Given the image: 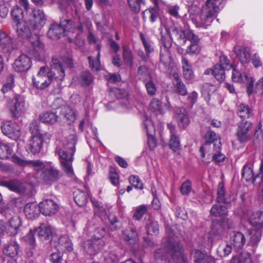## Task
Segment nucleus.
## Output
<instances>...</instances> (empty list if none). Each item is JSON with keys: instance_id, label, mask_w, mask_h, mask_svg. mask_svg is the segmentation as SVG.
<instances>
[{"instance_id": "nucleus-1", "label": "nucleus", "mask_w": 263, "mask_h": 263, "mask_svg": "<svg viewBox=\"0 0 263 263\" xmlns=\"http://www.w3.org/2000/svg\"><path fill=\"white\" fill-rule=\"evenodd\" d=\"M52 71L45 66L41 67L36 76L32 78V85L37 89L43 90L48 87L53 80V76L55 80L62 81L65 77L66 67H72V61L70 57L62 58L60 60L53 59L52 61Z\"/></svg>"}, {"instance_id": "nucleus-2", "label": "nucleus", "mask_w": 263, "mask_h": 263, "mask_svg": "<svg viewBox=\"0 0 263 263\" xmlns=\"http://www.w3.org/2000/svg\"><path fill=\"white\" fill-rule=\"evenodd\" d=\"M168 238L163 239L162 243L165 249H159L155 251V258L157 261L166 259L168 255L177 262L184 260L182 246L176 238L173 237L172 229L167 230Z\"/></svg>"}, {"instance_id": "nucleus-3", "label": "nucleus", "mask_w": 263, "mask_h": 263, "mask_svg": "<svg viewBox=\"0 0 263 263\" xmlns=\"http://www.w3.org/2000/svg\"><path fill=\"white\" fill-rule=\"evenodd\" d=\"M225 0H206L203 6L200 13L193 17L192 20L197 27L207 28L216 17L220 10L223 8Z\"/></svg>"}, {"instance_id": "nucleus-4", "label": "nucleus", "mask_w": 263, "mask_h": 263, "mask_svg": "<svg viewBox=\"0 0 263 263\" xmlns=\"http://www.w3.org/2000/svg\"><path fill=\"white\" fill-rule=\"evenodd\" d=\"M11 159L14 163L21 166L30 165L37 171L43 170L42 177L47 184L58 181L60 177L59 171L50 163L44 165L40 160L27 161L15 155L13 156Z\"/></svg>"}, {"instance_id": "nucleus-5", "label": "nucleus", "mask_w": 263, "mask_h": 263, "mask_svg": "<svg viewBox=\"0 0 263 263\" xmlns=\"http://www.w3.org/2000/svg\"><path fill=\"white\" fill-rule=\"evenodd\" d=\"M76 136L74 135H71L68 137L67 141L63 142L62 147L58 148L57 151L63 168L70 177L74 175L72 163L73 160V156L76 151Z\"/></svg>"}, {"instance_id": "nucleus-6", "label": "nucleus", "mask_w": 263, "mask_h": 263, "mask_svg": "<svg viewBox=\"0 0 263 263\" xmlns=\"http://www.w3.org/2000/svg\"><path fill=\"white\" fill-rule=\"evenodd\" d=\"M90 231H93L91 238L85 241L82 246L84 251L89 255H95L104 248L105 241L103 237L105 231L103 227L90 228Z\"/></svg>"}, {"instance_id": "nucleus-7", "label": "nucleus", "mask_w": 263, "mask_h": 263, "mask_svg": "<svg viewBox=\"0 0 263 263\" xmlns=\"http://www.w3.org/2000/svg\"><path fill=\"white\" fill-rule=\"evenodd\" d=\"M7 108L12 118H18L25 113L26 109L24 98L20 95L15 96L8 101Z\"/></svg>"}, {"instance_id": "nucleus-8", "label": "nucleus", "mask_w": 263, "mask_h": 263, "mask_svg": "<svg viewBox=\"0 0 263 263\" xmlns=\"http://www.w3.org/2000/svg\"><path fill=\"white\" fill-rule=\"evenodd\" d=\"M74 30L73 21L65 20L60 25L53 24L48 32V36L52 39H59L62 33L66 32H73Z\"/></svg>"}, {"instance_id": "nucleus-9", "label": "nucleus", "mask_w": 263, "mask_h": 263, "mask_svg": "<svg viewBox=\"0 0 263 263\" xmlns=\"http://www.w3.org/2000/svg\"><path fill=\"white\" fill-rule=\"evenodd\" d=\"M27 54H22L15 60L13 68L15 71L24 72L30 68L32 65L31 58L35 57L36 54H34V51H28Z\"/></svg>"}, {"instance_id": "nucleus-10", "label": "nucleus", "mask_w": 263, "mask_h": 263, "mask_svg": "<svg viewBox=\"0 0 263 263\" xmlns=\"http://www.w3.org/2000/svg\"><path fill=\"white\" fill-rule=\"evenodd\" d=\"M1 129L4 134L13 140L17 139L21 135L20 127L14 121H7L3 122Z\"/></svg>"}, {"instance_id": "nucleus-11", "label": "nucleus", "mask_w": 263, "mask_h": 263, "mask_svg": "<svg viewBox=\"0 0 263 263\" xmlns=\"http://www.w3.org/2000/svg\"><path fill=\"white\" fill-rule=\"evenodd\" d=\"M160 41L163 46L160 50V61L165 67H169L172 62L171 53L168 50V48L171 46V43L169 41L166 40L165 34L163 33L161 28L160 29Z\"/></svg>"}, {"instance_id": "nucleus-12", "label": "nucleus", "mask_w": 263, "mask_h": 263, "mask_svg": "<svg viewBox=\"0 0 263 263\" xmlns=\"http://www.w3.org/2000/svg\"><path fill=\"white\" fill-rule=\"evenodd\" d=\"M46 21L43 10L35 9L29 15V22L34 29H41L45 25Z\"/></svg>"}, {"instance_id": "nucleus-13", "label": "nucleus", "mask_w": 263, "mask_h": 263, "mask_svg": "<svg viewBox=\"0 0 263 263\" xmlns=\"http://www.w3.org/2000/svg\"><path fill=\"white\" fill-rule=\"evenodd\" d=\"M35 231L37 232L39 237L42 241H52L56 235L55 229L46 223H42L35 229Z\"/></svg>"}, {"instance_id": "nucleus-14", "label": "nucleus", "mask_w": 263, "mask_h": 263, "mask_svg": "<svg viewBox=\"0 0 263 263\" xmlns=\"http://www.w3.org/2000/svg\"><path fill=\"white\" fill-rule=\"evenodd\" d=\"M185 39L190 41V45L187 47L186 52L190 55H197L199 53L201 48L199 45V39L192 31L187 32Z\"/></svg>"}, {"instance_id": "nucleus-15", "label": "nucleus", "mask_w": 263, "mask_h": 263, "mask_svg": "<svg viewBox=\"0 0 263 263\" xmlns=\"http://www.w3.org/2000/svg\"><path fill=\"white\" fill-rule=\"evenodd\" d=\"M252 127V124L248 121H242L238 126L236 133L238 140L240 143H246L250 137L249 131Z\"/></svg>"}, {"instance_id": "nucleus-16", "label": "nucleus", "mask_w": 263, "mask_h": 263, "mask_svg": "<svg viewBox=\"0 0 263 263\" xmlns=\"http://www.w3.org/2000/svg\"><path fill=\"white\" fill-rule=\"evenodd\" d=\"M39 208L43 215L50 216L57 212L59 206L53 200L46 199L40 203Z\"/></svg>"}, {"instance_id": "nucleus-17", "label": "nucleus", "mask_w": 263, "mask_h": 263, "mask_svg": "<svg viewBox=\"0 0 263 263\" xmlns=\"http://www.w3.org/2000/svg\"><path fill=\"white\" fill-rule=\"evenodd\" d=\"M123 240L129 245L133 246L139 241V235L135 227H130L123 230L122 233Z\"/></svg>"}, {"instance_id": "nucleus-18", "label": "nucleus", "mask_w": 263, "mask_h": 263, "mask_svg": "<svg viewBox=\"0 0 263 263\" xmlns=\"http://www.w3.org/2000/svg\"><path fill=\"white\" fill-rule=\"evenodd\" d=\"M144 126L147 135V143L151 149L156 146V140L154 136L155 130L151 120L146 118L144 121Z\"/></svg>"}, {"instance_id": "nucleus-19", "label": "nucleus", "mask_w": 263, "mask_h": 263, "mask_svg": "<svg viewBox=\"0 0 263 263\" xmlns=\"http://www.w3.org/2000/svg\"><path fill=\"white\" fill-rule=\"evenodd\" d=\"M166 33L172 39L175 36L178 39H183L187 36V32H191V30H182L180 26L177 24H173L168 28L165 27Z\"/></svg>"}, {"instance_id": "nucleus-20", "label": "nucleus", "mask_w": 263, "mask_h": 263, "mask_svg": "<svg viewBox=\"0 0 263 263\" xmlns=\"http://www.w3.org/2000/svg\"><path fill=\"white\" fill-rule=\"evenodd\" d=\"M233 51L242 64L249 63L251 60L250 50L249 48L242 46H235Z\"/></svg>"}, {"instance_id": "nucleus-21", "label": "nucleus", "mask_w": 263, "mask_h": 263, "mask_svg": "<svg viewBox=\"0 0 263 263\" xmlns=\"http://www.w3.org/2000/svg\"><path fill=\"white\" fill-rule=\"evenodd\" d=\"M43 144V138L41 135L32 136L27 147V150L33 154L38 153Z\"/></svg>"}, {"instance_id": "nucleus-22", "label": "nucleus", "mask_w": 263, "mask_h": 263, "mask_svg": "<svg viewBox=\"0 0 263 263\" xmlns=\"http://www.w3.org/2000/svg\"><path fill=\"white\" fill-rule=\"evenodd\" d=\"M217 202L218 203H223L228 206H231L232 198L226 195L224 183L222 182H219L217 186Z\"/></svg>"}, {"instance_id": "nucleus-23", "label": "nucleus", "mask_w": 263, "mask_h": 263, "mask_svg": "<svg viewBox=\"0 0 263 263\" xmlns=\"http://www.w3.org/2000/svg\"><path fill=\"white\" fill-rule=\"evenodd\" d=\"M206 142L200 148V152L201 153V156L204 158L205 156V151L210 148H213V145L215 141L217 139V135L215 132L209 131L205 136ZM219 141H216L215 143H218Z\"/></svg>"}, {"instance_id": "nucleus-24", "label": "nucleus", "mask_w": 263, "mask_h": 263, "mask_svg": "<svg viewBox=\"0 0 263 263\" xmlns=\"http://www.w3.org/2000/svg\"><path fill=\"white\" fill-rule=\"evenodd\" d=\"M230 242L235 249L242 248L246 242L245 235L239 232H233L230 234Z\"/></svg>"}, {"instance_id": "nucleus-25", "label": "nucleus", "mask_w": 263, "mask_h": 263, "mask_svg": "<svg viewBox=\"0 0 263 263\" xmlns=\"http://www.w3.org/2000/svg\"><path fill=\"white\" fill-rule=\"evenodd\" d=\"M40 212L39 205L36 202L27 203L24 209V212L26 217L30 219H33L37 217Z\"/></svg>"}, {"instance_id": "nucleus-26", "label": "nucleus", "mask_w": 263, "mask_h": 263, "mask_svg": "<svg viewBox=\"0 0 263 263\" xmlns=\"http://www.w3.org/2000/svg\"><path fill=\"white\" fill-rule=\"evenodd\" d=\"M20 246L15 239H11L5 245L3 249L4 253L10 257H14L17 255Z\"/></svg>"}, {"instance_id": "nucleus-27", "label": "nucleus", "mask_w": 263, "mask_h": 263, "mask_svg": "<svg viewBox=\"0 0 263 263\" xmlns=\"http://www.w3.org/2000/svg\"><path fill=\"white\" fill-rule=\"evenodd\" d=\"M58 251L62 252H70L72 250V244L69 238L66 236L59 239L58 244L55 247Z\"/></svg>"}, {"instance_id": "nucleus-28", "label": "nucleus", "mask_w": 263, "mask_h": 263, "mask_svg": "<svg viewBox=\"0 0 263 263\" xmlns=\"http://www.w3.org/2000/svg\"><path fill=\"white\" fill-rule=\"evenodd\" d=\"M230 207L224 204L223 203L217 202L212 207L210 211L211 215L215 217H224L227 215V210Z\"/></svg>"}, {"instance_id": "nucleus-29", "label": "nucleus", "mask_w": 263, "mask_h": 263, "mask_svg": "<svg viewBox=\"0 0 263 263\" xmlns=\"http://www.w3.org/2000/svg\"><path fill=\"white\" fill-rule=\"evenodd\" d=\"M250 224L257 229L263 228V211H257L252 213L249 217Z\"/></svg>"}, {"instance_id": "nucleus-30", "label": "nucleus", "mask_w": 263, "mask_h": 263, "mask_svg": "<svg viewBox=\"0 0 263 263\" xmlns=\"http://www.w3.org/2000/svg\"><path fill=\"white\" fill-rule=\"evenodd\" d=\"M177 112L176 120L178 126L182 128L186 127L190 123V119L186 110L179 108Z\"/></svg>"}, {"instance_id": "nucleus-31", "label": "nucleus", "mask_w": 263, "mask_h": 263, "mask_svg": "<svg viewBox=\"0 0 263 263\" xmlns=\"http://www.w3.org/2000/svg\"><path fill=\"white\" fill-rule=\"evenodd\" d=\"M60 114L62 117L66 119L69 124L73 123L76 119L77 111L67 105L62 108Z\"/></svg>"}, {"instance_id": "nucleus-32", "label": "nucleus", "mask_w": 263, "mask_h": 263, "mask_svg": "<svg viewBox=\"0 0 263 263\" xmlns=\"http://www.w3.org/2000/svg\"><path fill=\"white\" fill-rule=\"evenodd\" d=\"M1 185L5 186L13 192L21 193L24 191L22 183L17 180L3 181L1 182Z\"/></svg>"}, {"instance_id": "nucleus-33", "label": "nucleus", "mask_w": 263, "mask_h": 263, "mask_svg": "<svg viewBox=\"0 0 263 263\" xmlns=\"http://www.w3.org/2000/svg\"><path fill=\"white\" fill-rule=\"evenodd\" d=\"M183 75L187 80H191L194 77V73L192 69V66L189 61L184 57L181 58Z\"/></svg>"}, {"instance_id": "nucleus-34", "label": "nucleus", "mask_w": 263, "mask_h": 263, "mask_svg": "<svg viewBox=\"0 0 263 263\" xmlns=\"http://www.w3.org/2000/svg\"><path fill=\"white\" fill-rule=\"evenodd\" d=\"M16 32L18 36L23 37H28L30 34L29 28L24 21L16 23Z\"/></svg>"}, {"instance_id": "nucleus-35", "label": "nucleus", "mask_w": 263, "mask_h": 263, "mask_svg": "<svg viewBox=\"0 0 263 263\" xmlns=\"http://www.w3.org/2000/svg\"><path fill=\"white\" fill-rule=\"evenodd\" d=\"M22 222L18 217L12 218L9 222L8 230L11 235H15L18 232V228L21 226Z\"/></svg>"}, {"instance_id": "nucleus-36", "label": "nucleus", "mask_w": 263, "mask_h": 263, "mask_svg": "<svg viewBox=\"0 0 263 263\" xmlns=\"http://www.w3.org/2000/svg\"><path fill=\"white\" fill-rule=\"evenodd\" d=\"M214 153L213 154V160L216 162H221L224 160L226 156L220 151V142L214 143L213 145Z\"/></svg>"}, {"instance_id": "nucleus-37", "label": "nucleus", "mask_w": 263, "mask_h": 263, "mask_svg": "<svg viewBox=\"0 0 263 263\" xmlns=\"http://www.w3.org/2000/svg\"><path fill=\"white\" fill-rule=\"evenodd\" d=\"M191 256L195 263H205L210 258L206 256L203 252L198 250L193 251Z\"/></svg>"}, {"instance_id": "nucleus-38", "label": "nucleus", "mask_w": 263, "mask_h": 263, "mask_svg": "<svg viewBox=\"0 0 263 263\" xmlns=\"http://www.w3.org/2000/svg\"><path fill=\"white\" fill-rule=\"evenodd\" d=\"M87 194L84 192L79 190L74 192V199L79 206H84L87 202Z\"/></svg>"}, {"instance_id": "nucleus-39", "label": "nucleus", "mask_w": 263, "mask_h": 263, "mask_svg": "<svg viewBox=\"0 0 263 263\" xmlns=\"http://www.w3.org/2000/svg\"><path fill=\"white\" fill-rule=\"evenodd\" d=\"M10 13L12 17V20L14 23H17L23 21L24 12L22 9L17 5H15L12 7Z\"/></svg>"}, {"instance_id": "nucleus-40", "label": "nucleus", "mask_w": 263, "mask_h": 263, "mask_svg": "<svg viewBox=\"0 0 263 263\" xmlns=\"http://www.w3.org/2000/svg\"><path fill=\"white\" fill-rule=\"evenodd\" d=\"M138 76L144 82L152 79V76L149 69L146 66H141L138 68Z\"/></svg>"}, {"instance_id": "nucleus-41", "label": "nucleus", "mask_w": 263, "mask_h": 263, "mask_svg": "<svg viewBox=\"0 0 263 263\" xmlns=\"http://www.w3.org/2000/svg\"><path fill=\"white\" fill-rule=\"evenodd\" d=\"M155 4V6L153 8H150L148 10H145L143 12V17L144 18V14L147 13L149 15L150 21L152 23L155 22L159 16V9L157 7L158 0H152Z\"/></svg>"}, {"instance_id": "nucleus-42", "label": "nucleus", "mask_w": 263, "mask_h": 263, "mask_svg": "<svg viewBox=\"0 0 263 263\" xmlns=\"http://www.w3.org/2000/svg\"><path fill=\"white\" fill-rule=\"evenodd\" d=\"M241 175L246 181H252L253 182V180L255 179L254 174L251 164H245L241 171Z\"/></svg>"}, {"instance_id": "nucleus-43", "label": "nucleus", "mask_w": 263, "mask_h": 263, "mask_svg": "<svg viewBox=\"0 0 263 263\" xmlns=\"http://www.w3.org/2000/svg\"><path fill=\"white\" fill-rule=\"evenodd\" d=\"M250 239L249 243L253 246L258 243L261 236V229H257L255 228L250 230Z\"/></svg>"}, {"instance_id": "nucleus-44", "label": "nucleus", "mask_w": 263, "mask_h": 263, "mask_svg": "<svg viewBox=\"0 0 263 263\" xmlns=\"http://www.w3.org/2000/svg\"><path fill=\"white\" fill-rule=\"evenodd\" d=\"M41 120L46 123L53 124L58 120V116L53 112H46L40 116Z\"/></svg>"}, {"instance_id": "nucleus-45", "label": "nucleus", "mask_w": 263, "mask_h": 263, "mask_svg": "<svg viewBox=\"0 0 263 263\" xmlns=\"http://www.w3.org/2000/svg\"><path fill=\"white\" fill-rule=\"evenodd\" d=\"M146 233L148 235H156L159 233V226L157 221L150 220L146 224Z\"/></svg>"}, {"instance_id": "nucleus-46", "label": "nucleus", "mask_w": 263, "mask_h": 263, "mask_svg": "<svg viewBox=\"0 0 263 263\" xmlns=\"http://www.w3.org/2000/svg\"><path fill=\"white\" fill-rule=\"evenodd\" d=\"M237 109L238 115L242 118H248L252 115V110L247 105L241 104Z\"/></svg>"}, {"instance_id": "nucleus-47", "label": "nucleus", "mask_w": 263, "mask_h": 263, "mask_svg": "<svg viewBox=\"0 0 263 263\" xmlns=\"http://www.w3.org/2000/svg\"><path fill=\"white\" fill-rule=\"evenodd\" d=\"M147 212V207L145 204L139 205L134 210L133 217L136 220H140Z\"/></svg>"}, {"instance_id": "nucleus-48", "label": "nucleus", "mask_w": 263, "mask_h": 263, "mask_svg": "<svg viewBox=\"0 0 263 263\" xmlns=\"http://www.w3.org/2000/svg\"><path fill=\"white\" fill-rule=\"evenodd\" d=\"M12 148L7 144L0 142V159H6L10 157Z\"/></svg>"}, {"instance_id": "nucleus-49", "label": "nucleus", "mask_w": 263, "mask_h": 263, "mask_svg": "<svg viewBox=\"0 0 263 263\" xmlns=\"http://www.w3.org/2000/svg\"><path fill=\"white\" fill-rule=\"evenodd\" d=\"M224 69L220 67V66L215 65L212 70V74L219 82L223 81L225 78Z\"/></svg>"}, {"instance_id": "nucleus-50", "label": "nucleus", "mask_w": 263, "mask_h": 263, "mask_svg": "<svg viewBox=\"0 0 263 263\" xmlns=\"http://www.w3.org/2000/svg\"><path fill=\"white\" fill-rule=\"evenodd\" d=\"M232 79L236 82H240L245 80L249 81V77L247 73L241 74L235 68L233 69Z\"/></svg>"}, {"instance_id": "nucleus-51", "label": "nucleus", "mask_w": 263, "mask_h": 263, "mask_svg": "<svg viewBox=\"0 0 263 263\" xmlns=\"http://www.w3.org/2000/svg\"><path fill=\"white\" fill-rule=\"evenodd\" d=\"M232 247L228 244H221L217 249L218 255L222 257L228 256L232 251Z\"/></svg>"}, {"instance_id": "nucleus-52", "label": "nucleus", "mask_w": 263, "mask_h": 263, "mask_svg": "<svg viewBox=\"0 0 263 263\" xmlns=\"http://www.w3.org/2000/svg\"><path fill=\"white\" fill-rule=\"evenodd\" d=\"M88 60L90 67L92 70L98 71L101 69L100 52H98L97 60L93 59L91 57H89Z\"/></svg>"}, {"instance_id": "nucleus-53", "label": "nucleus", "mask_w": 263, "mask_h": 263, "mask_svg": "<svg viewBox=\"0 0 263 263\" xmlns=\"http://www.w3.org/2000/svg\"><path fill=\"white\" fill-rule=\"evenodd\" d=\"M150 109L156 114H160L162 111V103L157 99L154 98L151 101Z\"/></svg>"}, {"instance_id": "nucleus-54", "label": "nucleus", "mask_w": 263, "mask_h": 263, "mask_svg": "<svg viewBox=\"0 0 263 263\" xmlns=\"http://www.w3.org/2000/svg\"><path fill=\"white\" fill-rule=\"evenodd\" d=\"M238 261V263H252L250 254L247 252H244L240 254L239 257H233L232 259V262H235Z\"/></svg>"}, {"instance_id": "nucleus-55", "label": "nucleus", "mask_w": 263, "mask_h": 263, "mask_svg": "<svg viewBox=\"0 0 263 263\" xmlns=\"http://www.w3.org/2000/svg\"><path fill=\"white\" fill-rule=\"evenodd\" d=\"M104 257L106 263H118L119 260L118 256L114 252H105Z\"/></svg>"}, {"instance_id": "nucleus-56", "label": "nucleus", "mask_w": 263, "mask_h": 263, "mask_svg": "<svg viewBox=\"0 0 263 263\" xmlns=\"http://www.w3.org/2000/svg\"><path fill=\"white\" fill-rule=\"evenodd\" d=\"M28 39L32 44L33 47L34 48L31 51H34V54H36V51H37V49L42 46L41 43L40 41L39 37L37 34H33L32 35H29L28 37H26Z\"/></svg>"}, {"instance_id": "nucleus-57", "label": "nucleus", "mask_w": 263, "mask_h": 263, "mask_svg": "<svg viewBox=\"0 0 263 263\" xmlns=\"http://www.w3.org/2000/svg\"><path fill=\"white\" fill-rule=\"evenodd\" d=\"M123 58L125 62L132 66L133 64V54L130 49L126 47H123Z\"/></svg>"}, {"instance_id": "nucleus-58", "label": "nucleus", "mask_w": 263, "mask_h": 263, "mask_svg": "<svg viewBox=\"0 0 263 263\" xmlns=\"http://www.w3.org/2000/svg\"><path fill=\"white\" fill-rule=\"evenodd\" d=\"M14 85V77L12 74L9 75L7 79L6 82L3 85L1 89L3 93H5L11 90Z\"/></svg>"}, {"instance_id": "nucleus-59", "label": "nucleus", "mask_w": 263, "mask_h": 263, "mask_svg": "<svg viewBox=\"0 0 263 263\" xmlns=\"http://www.w3.org/2000/svg\"><path fill=\"white\" fill-rule=\"evenodd\" d=\"M144 83L147 93L152 96L155 95L157 88L155 83L153 81V79L144 82Z\"/></svg>"}, {"instance_id": "nucleus-60", "label": "nucleus", "mask_w": 263, "mask_h": 263, "mask_svg": "<svg viewBox=\"0 0 263 263\" xmlns=\"http://www.w3.org/2000/svg\"><path fill=\"white\" fill-rule=\"evenodd\" d=\"M169 145L174 152L178 151L180 148V142L179 138L176 135L171 136Z\"/></svg>"}, {"instance_id": "nucleus-61", "label": "nucleus", "mask_w": 263, "mask_h": 263, "mask_svg": "<svg viewBox=\"0 0 263 263\" xmlns=\"http://www.w3.org/2000/svg\"><path fill=\"white\" fill-rule=\"evenodd\" d=\"M180 192L183 195H189L192 191V182L186 180L182 183L180 186Z\"/></svg>"}, {"instance_id": "nucleus-62", "label": "nucleus", "mask_w": 263, "mask_h": 263, "mask_svg": "<svg viewBox=\"0 0 263 263\" xmlns=\"http://www.w3.org/2000/svg\"><path fill=\"white\" fill-rule=\"evenodd\" d=\"M34 232L35 230H30L29 232L23 238V240L32 248L34 247L35 243Z\"/></svg>"}, {"instance_id": "nucleus-63", "label": "nucleus", "mask_w": 263, "mask_h": 263, "mask_svg": "<svg viewBox=\"0 0 263 263\" xmlns=\"http://www.w3.org/2000/svg\"><path fill=\"white\" fill-rule=\"evenodd\" d=\"M92 76L89 72L85 71L82 73L80 77V82L82 85H88L92 83Z\"/></svg>"}, {"instance_id": "nucleus-64", "label": "nucleus", "mask_w": 263, "mask_h": 263, "mask_svg": "<svg viewBox=\"0 0 263 263\" xmlns=\"http://www.w3.org/2000/svg\"><path fill=\"white\" fill-rule=\"evenodd\" d=\"M128 5L132 10L136 13L140 10V6L144 4L143 0H127Z\"/></svg>"}]
</instances>
